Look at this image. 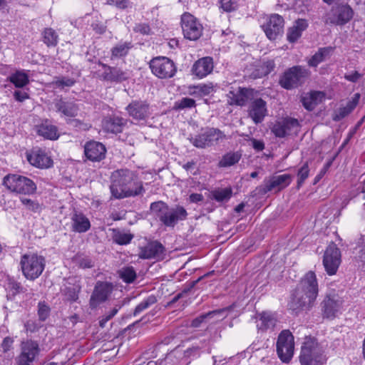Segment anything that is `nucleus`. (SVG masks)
<instances>
[{
	"label": "nucleus",
	"mask_w": 365,
	"mask_h": 365,
	"mask_svg": "<svg viewBox=\"0 0 365 365\" xmlns=\"http://www.w3.org/2000/svg\"><path fill=\"white\" fill-rule=\"evenodd\" d=\"M110 190L115 199L142 196L145 192L138 173L127 168L118 169L112 173Z\"/></svg>",
	"instance_id": "nucleus-1"
},
{
	"label": "nucleus",
	"mask_w": 365,
	"mask_h": 365,
	"mask_svg": "<svg viewBox=\"0 0 365 365\" xmlns=\"http://www.w3.org/2000/svg\"><path fill=\"white\" fill-rule=\"evenodd\" d=\"M319 293L317 275L314 271L307 272L301 279L298 287L292 294L288 303L290 310L297 314L312 307Z\"/></svg>",
	"instance_id": "nucleus-2"
},
{
	"label": "nucleus",
	"mask_w": 365,
	"mask_h": 365,
	"mask_svg": "<svg viewBox=\"0 0 365 365\" xmlns=\"http://www.w3.org/2000/svg\"><path fill=\"white\" fill-rule=\"evenodd\" d=\"M151 214L164 225L173 227L178 221L187 218V212L182 206L170 207L163 201L152 202L150 206Z\"/></svg>",
	"instance_id": "nucleus-3"
},
{
	"label": "nucleus",
	"mask_w": 365,
	"mask_h": 365,
	"mask_svg": "<svg viewBox=\"0 0 365 365\" xmlns=\"http://www.w3.org/2000/svg\"><path fill=\"white\" fill-rule=\"evenodd\" d=\"M327 357L323 346L314 337L307 336L301 348V365H324Z\"/></svg>",
	"instance_id": "nucleus-4"
},
{
	"label": "nucleus",
	"mask_w": 365,
	"mask_h": 365,
	"mask_svg": "<svg viewBox=\"0 0 365 365\" xmlns=\"http://www.w3.org/2000/svg\"><path fill=\"white\" fill-rule=\"evenodd\" d=\"M20 266L23 275L29 280L38 278L46 267V259L36 253L25 254L21 257Z\"/></svg>",
	"instance_id": "nucleus-5"
},
{
	"label": "nucleus",
	"mask_w": 365,
	"mask_h": 365,
	"mask_svg": "<svg viewBox=\"0 0 365 365\" xmlns=\"http://www.w3.org/2000/svg\"><path fill=\"white\" fill-rule=\"evenodd\" d=\"M3 185L11 192L21 195H34L36 185L30 178L18 174H8L3 178Z\"/></svg>",
	"instance_id": "nucleus-6"
},
{
	"label": "nucleus",
	"mask_w": 365,
	"mask_h": 365,
	"mask_svg": "<svg viewBox=\"0 0 365 365\" xmlns=\"http://www.w3.org/2000/svg\"><path fill=\"white\" fill-rule=\"evenodd\" d=\"M309 75V71L302 66H294L287 69L279 80L280 86L292 90L302 86Z\"/></svg>",
	"instance_id": "nucleus-7"
},
{
	"label": "nucleus",
	"mask_w": 365,
	"mask_h": 365,
	"mask_svg": "<svg viewBox=\"0 0 365 365\" xmlns=\"http://www.w3.org/2000/svg\"><path fill=\"white\" fill-rule=\"evenodd\" d=\"M225 139H227L226 135L215 128H207L200 133L189 138L190 143L197 148L212 147Z\"/></svg>",
	"instance_id": "nucleus-8"
},
{
	"label": "nucleus",
	"mask_w": 365,
	"mask_h": 365,
	"mask_svg": "<svg viewBox=\"0 0 365 365\" xmlns=\"http://www.w3.org/2000/svg\"><path fill=\"white\" fill-rule=\"evenodd\" d=\"M353 16L354 11L349 4H337L325 15L324 22L326 24L343 26L348 23Z\"/></svg>",
	"instance_id": "nucleus-9"
},
{
	"label": "nucleus",
	"mask_w": 365,
	"mask_h": 365,
	"mask_svg": "<svg viewBox=\"0 0 365 365\" xmlns=\"http://www.w3.org/2000/svg\"><path fill=\"white\" fill-rule=\"evenodd\" d=\"M294 336L287 330H283L278 336L277 341V353L282 362L288 363L294 355Z\"/></svg>",
	"instance_id": "nucleus-10"
},
{
	"label": "nucleus",
	"mask_w": 365,
	"mask_h": 365,
	"mask_svg": "<svg viewBox=\"0 0 365 365\" xmlns=\"http://www.w3.org/2000/svg\"><path fill=\"white\" fill-rule=\"evenodd\" d=\"M341 263V250L336 244L331 242L327 247L323 255L322 264L327 274L329 276L336 274Z\"/></svg>",
	"instance_id": "nucleus-11"
},
{
	"label": "nucleus",
	"mask_w": 365,
	"mask_h": 365,
	"mask_svg": "<svg viewBox=\"0 0 365 365\" xmlns=\"http://www.w3.org/2000/svg\"><path fill=\"white\" fill-rule=\"evenodd\" d=\"M21 352L16 358L17 365H34L38 356L41 349L36 341L28 339L20 345Z\"/></svg>",
	"instance_id": "nucleus-12"
},
{
	"label": "nucleus",
	"mask_w": 365,
	"mask_h": 365,
	"mask_svg": "<svg viewBox=\"0 0 365 365\" xmlns=\"http://www.w3.org/2000/svg\"><path fill=\"white\" fill-rule=\"evenodd\" d=\"M181 26L185 38L190 41L197 40L202 34V25L190 13L185 12L182 15Z\"/></svg>",
	"instance_id": "nucleus-13"
},
{
	"label": "nucleus",
	"mask_w": 365,
	"mask_h": 365,
	"mask_svg": "<svg viewBox=\"0 0 365 365\" xmlns=\"http://www.w3.org/2000/svg\"><path fill=\"white\" fill-rule=\"evenodd\" d=\"M153 73L160 78L173 77L176 73V67L173 61L164 56L153 58L150 62Z\"/></svg>",
	"instance_id": "nucleus-14"
},
{
	"label": "nucleus",
	"mask_w": 365,
	"mask_h": 365,
	"mask_svg": "<svg viewBox=\"0 0 365 365\" xmlns=\"http://www.w3.org/2000/svg\"><path fill=\"white\" fill-rule=\"evenodd\" d=\"M300 127L297 119L286 117L275 121L271 128L272 133L277 137L283 138L297 133Z\"/></svg>",
	"instance_id": "nucleus-15"
},
{
	"label": "nucleus",
	"mask_w": 365,
	"mask_h": 365,
	"mask_svg": "<svg viewBox=\"0 0 365 365\" xmlns=\"http://www.w3.org/2000/svg\"><path fill=\"white\" fill-rule=\"evenodd\" d=\"M113 285L111 282L98 281L95 285L89 300L91 309H96L101 304L105 302L112 293Z\"/></svg>",
	"instance_id": "nucleus-16"
},
{
	"label": "nucleus",
	"mask_w": 365,
	"mask_h": 365,
	"mask_svg": "<svg viewBox=\"0 0 365 365\" xmlns=\"http://www.w3.org/2000/svg\"><path fill=\"white\" fill-rule=\"evenodd\" d=\"M284 25L283 17L277 14H273L267 18L262 28L269 40H275L282 34Z\"/></svg>",
	"instance_id": "nucleus-17"
},
{
	"label": "nucleus",
	"mask_w": 365,
	"mask_h": 365,
	"mask_svg": "<svg viewBox=\"0 0 365 365\" xmlns=\"http://www.w3.org/2000/svg\"><path fill=\"white\" fill-rule=\"evenodd\" d=\"M130 117L140 121L148 119L151 113L150 103L147 101L133 100L125 108Z\"/></svg>",
	"instance_id": "nucleus-18"
},
{
	"label": "nucleus",
	"mask_w": 365,
	"mask_h": 365,
	"mask_svg": "<svg viewBox=\"0 0 365 365\" xmlns=\"http://www.w3.org/2000/svg\"><path fill=\"white\" fill-rule=\"evenodd\" d=\"M320 306L323 318L333 319L342 306V300L336 295H327Z\"/></svg>",
	"instance_id": "nucleus-19"
},
{
	"label": "nucleus",
	"mask_w": 365,
	"mask_h": 365,
	"mask_svg": "<svg viewBox=\"0 0 365 365\" xmlns=\"http://www.w3.org/2000/svg\"><path fill=\"white\" fill-rule=\"evenodd\" d=\"M54 108L61 117L68 118V119L77 116L79 111V106L74 101L66 98L55 99Z\"/></svg>",
	"instance_id": "nucleus-20"
},
{
	"label": "nucleus",
	"mask_w": 365,
	"mask_h": 365,
	"mask_svg": "<svg viewBox=\"0 0 365 365\" xmlns=\"http://www.w3.org/2000/svg\"><path fill=\"white\" fill-rule=\"evenodd\" d=\"M106 151V146L96 140L88 141L84 145V154L92 162H100L105 159Z\"/></svg>",
	"instance_id": "nucleus-21"
},
{
	"label": "nucleus",
	"mask_w": 365,
	"mask_h": 365,
	"mask_svg": "<svg viewBox=\"0 0 365 365\" xmlns=\"http://www.w3.org/2000/svg\"><path fill=\"white\" fill-rule=\"evenodd\" d=\"M165 249L158 241H152L145 246L140 248L138 256L141 259H155L162 260L164 259Z\"/></svg>",
	"instance_id": "nucleus-22"
},
{
	"label": "nucleus",
	"mask_w": 365,
	"mask_h": 365,
	"mask_svg": "<svg viewBox=\"0 0 365 365\" xmlns=\"http://www.w3.org/2000/svg\"><path fill=\"white\" fill-rule=\"evenodd\" d=\"M292 176L290 174H283L279 175H273L264 180L262 190L264 193L270 192L274 189L282 190L287 187L291 183Z\"/></svg>",
	"instance_id": "nucleus-23"
},
{
	"label": "nucleus",
	"mask_w": 365,
	"mask_h": 365,
	"mask_svg": "<svg viewBox=\"0 0 365 365\" xmlns=\"http://www.w3.org/2000/svg\"><path fill=\"white\" fill-rule=\"evenodd\" d=\"M255 91L253 88L239 87L237 91H231L228 93L230 105H236L244 106L249 100H252L255 96Z\"/></svg>",
	"instance_id": "nucleus-24"
},
{
	"label": "nucleus",
	"mask_w": 365,
	"mask_h": 365,
	"mask_svg": "<svg viewBox=\"0 0 365 365\" xmlns=\"http://www.w3.org/2000/svg\"><path fill=\"white\" fill-rule=\"evenodd\" d=\"M128 120L116 115L104 118L102 122L103 130L108 133L118 134L123 132Z\"/></svg>",
	"instance_id": "nucleus-25"
},
{
	"label": "nucleus",
	"mask_w": 365,
	"mask_h": 365,
	"mask_svg": "<svg viewBox=\"0 0 365 365\" xmlns=\"http://www.w3.org/2000/svg\"><path fill=\"white\" fill-rule=\"evenodd\" d=\"M98 64L104 68V72L100 76L103 81L120 83L128 78V73L118 67L110 66L101 62Z\"/></svg>",
	"instance_id": "nucleus-26"
},
{
	"label": "nucleus",
	"mask_w": 365,
	"mask_h": 365,
	"mask_svg": "<svg viewBox=\"0 0 365 365\" xmlns=\"http://www.w3.org/2000/svg\"><path fill=\"white\" fill-rule=\"evenodd\" d=\"M248 115L255 124L262 123L267 115V102L261 98L252 101L249 107Z\"/></svg>",
	"instance_id": "nucleus-27"
},
{
	"label": "nucleus",
	"mask_w": 365,
	"mask_h": 365,
	"mask_svg": "<svg viewBox=\"0 0 365 365\" xmlns=\"http://www.w3.org/2000/svg\"><path fill=\"white\" fill-rule=\"evenodd\" d=\"M214 68L213 58L210 56L202 57L196 61L191 69L192 75L202 78L211 73Z\"/></svg>",
	"instance_id": "nucleus-28"
},
{
	"label": "nucleus",
	"mask_w": 365,
	"mask_h": 365,
	"mask_svg": "<svg viewBox=\"0 0 365 365\" xmlns=\"http://www.w3.org/2000/svg\"><path fill=\"white\" fill-rule=\"evenodd\" d=\"M26 159L31 165L38 168H47L53 165L51 158L41 150L26 153Z\"/></svg>",
	"instance_id": "nucleus-29"
},
{
	"label": "nucleus",
	"mask_w": 365,
	"mask_h": 365,
	"mask_svg": "<svg viewBox=\"0 0 365 365\" xmlns=\"http://www.w3.org/2000/svg\"><path fill=\"white\" fill-rule=\"evenodd\" d=\"M72 230L76 232H86L91 228L88 218L82 212L74 210L71 217Z\"/></svg>",
	"instance_id": "nucleus-30"
},
{
	"label": "nucleus",
	"mask_w": 365,
	"mask_h": 365,
	"mask_svg": "<svg viewBox=\"0 0 365 365\" xmlns=\"http://www.w3.org/2000/svg\"><path fill=\"white\" fill-rule=\"evenodd\" d=\"M277 324V319L274 314L263 312L259 315L257 327L261 332L272 331L274 330Z\"/></svg>",
	"instance_id": "nucleus-31"
},
{
	"label": "nucleus",
	"mask_w": 365,
	"mask_h": 365,
	"mask_svg": "<svg viewBox=\"0 0 365 365\" xmlns=\"http://www.w3.org/2000/svg\"><path fill=\"white\" fill-rule=\"evenodd\" d=\"M308 27V22L306 19H299L295 21L293 26L287 30V39L289 43H295Z\"/></svg>",
	"instance_id": "nucleus-32"
},
{
	"label": "nucleus",
	"mask_w": 365,
	"mask_h": 365,
	"mask_svg": "<svg viewBox=\"0 0 365 365\" xmlns=\"http://www.w3.org/2000/svg\"><path fill=\"white\" fill-rule=\"evenodd\" d=\"M36 132L38 135L51 140H56L59 137L57 127L51 124L48 120H45L37 125Z\"/></svg>",
	"instance_id": "nucleus-33"
},
{
	"label": "nucleus",
	"mask_w": 365,
	"mask_h": 365,
	"mask_svg": "<svg viewBox=\"0 0 365 365\" xmlns=\"http://www.w3.org/2000/svg\"><path fill=\"white\" fill-rule=\"evenodd\" d=\"M324 98V94L323 92L312 91L302 96L301 101L305 109L312 111L322 101Z\"/></svg>",
	"instance_id": "nucleus-34"
},
{
	"label": "nucleus",
	"mask_w": 365,
	"mask_h": 365,
	"mask_svg": "<svg viewBox=\"0 0 365 365\" xmlns=\"http://www.w3.org/2000/svg\"><path fill=\"white\" fill-rule=\"evenodd\" d=\"M5 287L7 292L6 297L8 299H13L16 294L26 292V289L21 284L13 277L7 278Z\"/></svg>",
	"instance_id": "nucleus-35"
},
{
	"label": "nucleus",
	"mask_w": 365,
	"mask_h": 365,
	"mask_svg": "<svg viewBox=\"0 0 365 365\" xmlns=\"http://www.w3.org/2000/svg\"><path fill=\"white\" fill-rule=\"evenodd\" d=\"M275 68L274 60H267L259 65L252 73L254 78H260L267 76Z\"/></svg>",
	"instance_id": "nucleus-36"
},
{
	"label": "nucleus",
	"mask_w": 365,
	"mask_h": 365,
	"mask_svg": "<svg viewBox=\"0 0 365 365\" xmlns=\"http://www.w3.org/2000/svg\"><path fill=\"white\" fill-rule=\"evenodd\" d=\"M230 309H231V307H225V308H222V309L210 311V312H208L207 313L202 314L200 316H198L197 317L192 319V321L191 322V327L197 328V327H200L202 323L205 322V320L207 319L212 318L217 315H220L222 313H224L225 312L229 311Z\"/></svg>",
	"instance_id": "nucleus-37"
},
{
	"label": "nucleus",
	"mask_w": 365,
	"mask_h": 365,
	"mask_svg": "<svg viewBox=\"0 0 365 365\" xmlns=\"http://www.w3.org/2000/svg\"><path fill=\"white\" fill-rule=\"evenodd\" d=\"M133 44L131 42H120L114 46L111 50V59L120 58L125 57L128 55L129 51L132 48Z\"/></svg>",
	"instance_id": "nucleus-38"
},
{
	"label": "nucleus",
	"mask_w": 365,
	"mask_h": 365,
	"mask_svg": "<svg viewBox=\"0 0 365 365\" xmlns=\"http://www.w3.org/2000/svg\"><path fill=\"white\" fill-rule=\"evenodd\" d=\"M242 155L238 152H229L222 155L218 163V167L227 168L237 163L241 159Z\"/></svg>",
	"instance_id": "nucleus-39"
},
{
	"label": "nucleus",
	"mask_w": 365,
	"mask_h": 365,
	"mask_svg": "<svg viewBox=\"0 0 365 365\" xmlns=\"http://www.w3.org/2000/svg\"><path fill=\"white\" fill-rule=\"evenodd\" d=\"M133 238V235L125 233L118 229H113V241L120 245H128Z\"/></svg>",
	"instance_id": "nucleus-40"
},
{
	"label": "nucleus",
	"mask_w": 365,
	"mask_h": 365,
	"mask_svg": "<svg viewBox=\"0 0 365 365\" xmlns=\"http://www.w3.org/2000/svg\"><path fill=\"white\" fill-rule=\"evenodd\" d=\"M10 81L17 88H23L29 82V76L23 71H16L9 76Z\"/></svg>",
	"instance_id": "nucleus-41"
},
{
	"label": "nucleus",
	"mask_w": 365,
	"mask_h": 365,
	"mask_svg": "<svg viewBox=\"0 0 365 365\" xmlns=\"http://www.w3.org/2000/svg\"><path fill=\"white\" fill-rule=\"evenodd\" d=\"M43 41L47 46H56L58 42V35L51 28H46L43 31Z\"/></svg>",
	"instance_id": "nucleus-42"
},
{
	"label": "nucleus",
	"mask_w": 365,
	"mask_h": 365,
	"mask_svg": "<svg viewBox=\"0 0 365 365\" xmlns=\"http://www.w3.org/2000/svg\"><path fill=\"white\" fill-rule=\"evenodd\" d=\"M118 274L120 278L127 284L133 282L137 277L136 272L131 266L123 267L118 271Z\"/></svg>",
	"instance_id": "nucleus-43"
},
{
	"label": "nucleus",
	"mask_w": 365,
	"mask_h": 365,
	"mask_svg": "<svg viewBox=\"0 0 365 365\" xmlns=\"http://www.w3.org/2000/svg\"><path fill=\"white\" fill-rule=\"evenodd\" d=\"M157 298L155 295H150L144 299L139 304L136 306L133 311V316H137L144 310L148 309L157 302Z\"/></svg>",
	"instance_id": "nucleus-44"
},
{
	"label": "nucleus",
	"mask_w": 365,
	"mask_h": 365,
	"mask_svg": "<svg viewBox=\"0 0 365 365\" xmlns=\"http://www.w3.org/2000/svg\"><path fill=\"white\" fill-rule=\"evenodd\" d=\"M232 191L230 187L216 189L212 192L214 200L217 202L227 201L232 197Z\"/></svg>",
	"instance_id": "nucleus-45"
},
{
	"label": "nucleus",
	"mask_w": 365,
	"mask_h": 365,
	"mask_svg": "<svg viewBox=\"0 0 365 365\" xmlns=\"http://www.w3.org/2000/svg\"><path fill=\"white\" fill-rule=\"evenodd\" d=\"M213 91L212 84H200L190 88V93L197 96H207Z\"/></svg>",
	"instance_id": "nucleus-46"
},
{
	"label": "nucleus",
	"mask_w": 365,
	"mask_h": 365,
	"mask_svg": "<svg viewBox=\"0 0 365 365\" xmlns=\"http://www.w3.org/2000/svg\"><path fill=\"white\" fill-rule=\"evenodd\" d=\"M125 300L123 302H118L115 304L114 307L110 311L105 313L102 317L99 322L100 326L103 327L105 324L113 319L115 315L118 313V312L121 309V307L124 305Z\"/></svg>",
	"instance_id": "nucleus-47"
},
{
	"label": "nucleus",
	"mask_w": 365,
	"mask_h": 365,
	"mask_svg": "<svg viewBox=\"0 0 365 365\" xmlns=\"http://www.w3.org/2000/svg\"><path fill=\"white\" fill-rule=\"evenodd\" d=\"M309 168L307 162L303 164V165L298 170L297 172V187L299 188L306 179L309 177Z\"/></svg>",
	"instance_id": "nucleus-48"
},
{
	"label": "nucleus",
	"mask_w": 365,
	"mask_h": 365,
	"mask_svg": "<svg viewBox=\"0 0 365 365\" xmlns=\"http://www.w3.org/2000/svg\"><path fill=\"white\" fill-rule=\"evenodd\" d=\"M51 309L49 306L44 302L41 301L38 303V317L41 322H44L49 317Z\"/></svg>",
	"instance_id": "nucleus-49"
},
{
	"label": "nucleus",
	"mask_w": 365,
	"mask_h": 365,
	"mask_svg": "<svg viewBox=\"0 0 365 365\" xmlns=\"http://www.w3.org/2000/svg\"><path fill=\"white\" fill-rule=\"evenodd\" d=\"M76 83V81L69 77L61 76L57 78L53 81V85L61 89H63L65 87H71Z\"/></svg>",
	"instance_id": "nucleus-50"
},
{
	"label": "nucleus",
	"mask_w": 365,
	"mask_h": 365,
	"mask_svg": "<svg viewBox=\"0 0 365 365\" xmlns=\"http://www.w3.org/2000/svg\"><path fill=\"white\" fill-rule=\"evenodd\" d=\"M20 201L25 208L29 211L36 212L41 208L39 203L36 200H33L26 197H20Z\"/></svg>",
	"instance_id": "nucleus-51"
},
{
	"label": "nucleus",
	"mask_w": 365,
	"mask_h": 365,
	"mask_svg": "<svg viewBox=\"0 0 365 365\" xmlns=\"http://www.w3.org/2000/svg\"><path fill=\"white\" fill-rule=\"evenodd\" d=\"M80 288L78 287H67L64 289V295L67 300L71 302H76L78 299V293Z\"/></svg>",
	"instance_id": "nucleus-52"
},
{
	"label": "nucleus",
	"mask_w": 365,
	"mask_h": 365,
	"mask_svg": "<svg viewBox=\"0 0 365 365\" xmlns=\"http://www.w3.org/2000/svg\"><path fill=\"white\" fill-rule=\"evenodd\" d=\"M196 106L195 101L190 98H182L175 103V108L178 109L192 108Z\"/></svg>",
	"instance_id": "nucleus-53"
},
{
	"label": "nucleus",
	"mask_w": 365,
	"mask_h": 365,
	"mask_svg": "<svg viewBox=\"0 0 365 365\" xmlns=\"http://www.w3.org/2000/svg\"><path fill=\"white\" fill-rule=\"evenodd\" d=\"M220 7L226 12H231L237 8V0H219Z\"/></svg>",
	"instance_id": "nucleus-54"
},
{
	"label": "nucleus",
	"mask_w": 365,
	"mask_h": 365,
	"mask_svg": "<svg viewBox=\"0 0 365 365\" xmlns=\"http://www.w3.org/2000/svg\"><path fill=\"white\" fill-rule=\"evenodd\" d=\"M106 4L115 6L119 9H126L132 6V3L130 0H107Z\"/></svg>",
	"instance_id": "nucleus-55"
},
{
	"label": "nucleus",
	"mask_w": 365,
	"mask_h": 365,
	"mask_svg": "<svg viewBox=\"0 0 365 365\" xmlns=\"http://www.w3.org/2000/svg\"><path fill=\"white\" fill-rule=\"evenodd\" d=\"M66 122L68 124H71L73 126L83 130H88L91 127V124L83 123V121L73 118V119L70 118L66 120Z\"/></svg>",
	"instance_id": "nucleus-56"
},
{
	"label": "nucleus",
	"mask_w": 365,
	"mask_h": 365,
	"mask_svg": "<svg viewBox=\"0 0 365 365\" xmlns=\"http://www.w3.org/2000/svg\"><path fill=\"white\" fill-rule=\"evenodd\" d=\"M14 342V339L11 336H6L1 345H0V349L3 353H7L10 350L13 349V344Z\"/></svg>",
	"instance_id": "nucleus-57"
},
{
	"label": "nucleus",
	"mask_w": 365,
	"mask_h": 365,
	"mask_svg": "<svg viewBox=\"0 0 365 365\" xmlns=\"http://www.w3.org/2000/svg\"><path fill=\"white\" fill-rule=\"evenodd\" d=\"M133 31L135 33H139L142 35H149L151 33V29L149 24L145 23H140L135 24L133 27Z\"/></svg>",
	"instance_id": "nucleus-58"
},
{
	"label": "nucleus",
	"mask_w": 365,
	"mask_h": 365,
	"mask_svg": "<svg viewBox=\"0 0 365 365\" xmlns=\"http://www.w3.org/2000/svg\"><path fill=\"white\" fill-rule=\"evenodd\" d=\"M356 105V103L349 102L346 106L341 108L339 110V119L343 118L348 115L349 113H351L352 110L354 109Z\"/></svg>",
	"instance_id": "nucleus-59"
},
{
	"label": "nucleus",
	"mask_w": 365,
	"mask_h": 365,
	"mask_svg": "<svg viewBox=\"0 0 365 365\" xmlns=\"http://www.w3.org/2000/svg\"><path fill=\"white\" fill-rule=\"evenodd\" d=\"M91 27L93 30L97 34H103L107 29V26L105 24L96 21L91 24Z\"/></svg>",
	"instance_id": "nucleus-60"
},
{
	"label": "nucleus",
	"mask_w": 365,
	"mask_h": 365,
	"mask_svg": "<svg viewBox=\"0 0 365 365\" xmlns=\"http://www.w3.org/2000/svg\"><path fill=\"white\" fill-rule=\"evenodd\" d=\"M333 51L334 48L331 46L323 47L319 48L317 53L318 55H319V56L321 57V58H322V61H324L327 57L330 56Z\"/></svg>",
	"instance_id": "nucleus-61"
},
{
	"label": "nucleus",
	"mask_w": 365,
	"mask_h": 365,
	"mask_svg": "<svg viewBox=\"0 0 365 365\" xmlns=\"http://www.w3.org/2000/svg\"><path fill=\"white\" fill-rule=\"evenodd\" d=\"M14 97L16 101L19 102H23L26 99H28L29 98V96L27 92L21 90H16L14 92Z\"/></svg>",
	"instance_id": "nucleus-62"
},
{
	"label": "nucleus",
	"mask_w": 365,
	"mask_h": 365,
	"mask_svg": "<svg viewBox=\"0 0 365 365\" xmlns=\"http://www.w3.org/2000/svg\"><path fill=\"white\" fill-rule=\"evenodd\" d=\"M78 264L79 267L83 269L92 268L94 266V262L90 257L80 259Z\"/></svg>",
	"instance_id": "nucleus-63"
},
{
	"label": "nucleus",
	"mask_w": 365,
	"mask_h": 365,
	"mask_svg": "<svg viewBox=\"0 0 365 365\" xmlns=\"http://www.w3.org/2000/svg\"><path fill=\"white\" fill-rule=\"evenodd\" d=\"M24 327L27 331L35 332L39 328V326L36 324V322L34 320H28L24 324Z\"/></svg>",
	"instance_id": "nucleus-64"
}]
</instances>
